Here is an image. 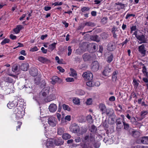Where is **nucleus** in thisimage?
<instances>
[{
  "mask_svg": "<svg viewBox=\"0 0 148 148\" xmlns=\"http://www.w3.org/2000/svg\"><path fill=\"white\" fill-rule=\"evenodd\" d=\"M14 113L16 114V117L19 118H21L23 117L24 114L23 112H22V109L20 107H16L14 108Z\"/></svg>",
  "mask_w": 148,
  "mask_h": 148,
  "instance_id": "f257e3e1",
  "label": "nucleus"
},
{
  "mask_svg": "<svg viewBox=\"0 0 148 148\" xmlns=\"http://www.w3.org/2000/svg\"><path fill=\"white\" fill-rule=\"evenodd\" d=\"M48 123L51 126L54 127L56 125L57 123L56 119L53 116H50L48 119Z\"/></svg>",
  "mask_w": 148,
  "mask_h": 148,
  "instance_id": "f03ea898",
  "label": "nucleus"
},
{
  "mask_svg": "<svg viewBox=\"0 0 148 148\" xmlns=\"http://www.w3.org/2000/svg\"><path fill=\"white\" fill-rule=\"evenodd\" d=\"M84 138V140H82L83 142L84 141L88 142L93 141L95 140V134L93 133H90L89 136L88 135H86L85 136Z\"/></svg>",
  "mask_w": 148,
  "mask_h": 148,
  "instance_id": "7ed1b4c3",
  "label": "nucleus"
},
{
  "mask_svg": "<svg viewBox=\"0 0 148 148\" xmlns=\"http://www.w3.org/2000/svg\"><path fill=\"white\" fill-rule=\"evenodd\" d=\"M82 76L85 79L89 81H91L93 78V75L90 72H85L83 74Z\"/></svg>",
  "mask_w": 148,
  "mask_h": 148,
  "instance_id": "20e7f679",
  "label": "nucleus"
},
{
  "mask_svg": "<svg viewBox=\"0 0 148 148\" xmlns=\"http://www.w3.org/2000/svg\"><path fill=\"white\" fill-rule=\"evenodd\" d=\"M99 66V65L98 62L96 61H94L91 65V69L93 71H97L98 70Z\"/></svg>",
  "mask_w": 148,
  "mask_h": 148,
  "instance_id": "39448f33",
  "label": "nucleus"
},
{
  "mask_svg": "<svg viewBox=\"0 0 148 148\" xmlns=\"http://www.w3.org/2000/svg\"><path fill=\"white\" fill-rule=\"evenodd\" d=\"M70 129L73 133H76L79 131V126L76 124L74 123L70 126Z\"/></svg>",
  "mask_w": 148,
  "mask_h": 148,
  "instance_id": "423d86ee",
  "label": "nucleus"
},
{
  "mask_svg": "<svg viewBox=\"0 0 148 148\" xmlns=\"http://www.w3.org/2000/svg\"><path fill=\"white\" fill-rule=\"evenodd\" d=\"M112 69L111 67L109 66V65L106 66L104 68L103 72V74L105 76L109 75V74L112 71Z\"/></svg>",
  "mask_w": 148,
  "mask_h": 148,
  "instance_id": "0eeeda50",
  "label": "nucleus"
},
{
  "mask_svg": "<svg viewBox=\"0 0 148 148\" xmlns=\"http://www.w3.org/2000/svg\"><path fill=\"white\" fill-rule=\"evenodd\" d=\"M137 38L140 41V44L147 43V39L143 34L139 35Z\"/></svg>",
  "mask_w": 148,
  "mask_h": 148,
  "instance_id": "6e6552de",
  "label": "nucleus"
},
{
  "mask_svg": "<svg viewBox=\"0 0 148 148\" xmlns=\"http://www.w3.org/2000/svg\"><path fill=\"white\" fill-rule=\"evenodd\" d=\"M51 80V83L53 84H55L57 82L60 83L62 82V80L60 79L57 76L53 77H52Z\"/></svg>",
  "mask_w": 148,
  "mask_h": 148,
  "instance_id": "1a4fd4ad",
  "label": "nucleus"
},
{
  "mask_svg": "<svg viewBox=\"0 0 148 148\" xmlns=\"http://www.w3.org/2000/svg\"><path fill=\"white\" fill-rule=\"evenodd\" d=\"M57 107L56 104L52 103L49 106V111L52 112H55L57 110Z\"/></svg>",
  "mask_w": 148,
  "mask_h": 148,
  "instance_id": "9d476101",
  "label": "nucleus"
},
{
  "mask_svg": "<svg viewBox=\"0 0 148 148\" xmlns=\"http://www.w3.org/2000/svg\"><path fill=\"white\" fill-rule=\"evenodd\" d=\"M138 51L141 53L143 56H144L145 54L146 50H145V46L143 44L138 47Z\"/></svg>",
  "mask_w": 148,
  "mask_h": 148,
  "instance_id": "9b49d317",
  "label": "nucleus"
},
{
  "mask_svg": "<svg viewBox=\"0 0 148 148\" xmlns=\"http://www.w3.org/2000/svg\"><path fill=\"white\" fill-rule=\"evenodd\" d=\"M83 60L85 62L90 61L91 60V57L88 53H85L82 55Z\"/></svg>",
  "mask_w": 148,
  "mask_h": 148,
  "instance_id": "f8f14e48",
  "label": "nucleus"
},
{
  "mask_svg": "<svg viewBox=\"0 0 148 148\" xmlns=\"http://www.w3.org/2000/svg\"><path fill=\"white\" fill-rule=\"evenodd\" d=\"M29 66L28 63L25 62L22 64L21 66V69L23 71H27L28 69Z\"/></svg>",
  "mask_w": 148,
  "mask_h": 148,
  "instance_id": "ddd939ff",
  "label": "nucleus"
},
{
  "mask_svg": "<svg viewBox=\"0 0 148 148\" xmlns=\"http://www.w3.org/2000/svg\"><path fill=\"white\" fill-rule=\"evenodd\" d=\"M30 74L33 76H35L37 75L38 71L37 69L35 68H32L29 70Z\"/></svg>",
  "mask_w": 148,
  "mask_h": 148,
  "instance_id": "4468645a",
  "label": "nucleus"
},
{
  "mask_svg": "<svg viewBox=\"0 0 148 148\" xmlns=\"http://www.w3.org/2000/svg\"><path fill=\"white\" fill-rule=\"evenodd\" d=\"M99 108L102 114H103L106 111V107L105 104L101 103L99 105Z\"/></svg>",
  "mask_w": 148,
  "mask_h": 148,
  "instance_id": "2eb2a0df",
  "label": "nucleus"
},
{
  "mask_svg": "<svg viewBox=\"0 0 148 148\" xmlns=\"http://www.w3.org/2000/svg\"><path fill=\"white\" fill-rule=\"evenodd\" d=\"M4 80L5 82L12 83H14L16 81L15 78H13L10 77H5L4 79Z\"/></svg>",
  "mask_w": 148,
  "mask_h": 148,
  "instance_id": "dca6fc26",
  "label": "nucleus"
},
{
  "mask_svg": "<svg viewBox=\"0 0 148 148\" xmlns=\"http://www.w3.org/2000/svg\"><path fill=\"white\" fill-rule=\"evenodd\" d=\"M55 145L57 146H59L63 144L64 142L61 138H57L54 141Z\"/></svg>",
  "mask_w": 148,
  "mask_h": 148,
  "instance_id": "f3484780",
  "label": "nucleus"
},
{
  "mask_svg": "<svg viewBox=\"0 0 148 148\" xmlns=\"http://www.w3.org/2000/svg\"><path fill=\"white\" fill-rule=\"evenodd\" d=\"M117 28L114 26L112 29L111 32L113 34V37L115 38H116L117 37V35L116 34V32L118 31Z\"/></svg>",
  "mask_w": 148,
  "mask_h": 148,
  "instance_id": "a211bd4d",
  "label": "nucleus"
},
{
  "mask_svg": "<svg viewBox=\"0 0 148 148\" xmlns=\"http://www.w3.org/2000/svg\"><path fill=\"white\" fill-rule=\"evenodd\" d=\"M141 143L144 144H148V137L144 136L139 139Z\"/></svg>",
  "mask_w": 148,
  "mask_h": 148,
  "instance_id": "6ab92c4d",
  "label": "nucleus"
},
{
  "mask_svg": "<svg viewBox=\"0 0 148 148\" xmlns=\"http://www.w3.org/2000/svg\"><path fill=\"white\" fill-rule=\"evenodd\" d=\"M115 44L112 42L109 43L108 45V49L110 51H112L115 49Z\"/></svg>",
  "mask_w": 148,
  "mask_h": 148,
  "instance_id": "aec40b11",
  "label": "nucleus"
},
{
  "mask_svg": "<svg viewBox=\"0 0 148 148\" xmlns=\"http://www.w3.org/2000/svg\"><path fill=\"white\" fill-rule=\"evenodd\" d=\"M91 40L97 42H99L100 41V38L97 35H94L91 36L90 37Z\"/></svg>",
  "mask_w": 148,
  "mask_h": 148,
  "instance_id": "412c9836",
  "label": "nucleus"
},
{
  "mask_svg": "<svg viewBox=\"0 0 148 148\" xmlns=\"http://www.w3.org/2000/svg\"><path fill=\"white\" fill-rule=\"evenodd\" d=\"M38 60L40 62L43 63H46L50 61L49 59L41 56L39 57Z\"/></svg>",
  "mask_w": 148,
  "mask_h": 148,
  "instance_id": "4be33fe9",
  "label": "nucleus"
},
{
  "mask_svg": "<svg viewBox=\"0 0 148 148\" xmlns=\"http://www.w3.org/2000/svg\"><path fill=\"white\" fill-rule=\"evenodd\" d=\"M17 105L16 102L13 101L12 102H9L7 104V106L9 108L11 109Z\"/></svg>",
  "mask_w": 148,
  "mask_h": 148,
  "instance_id": "5701e85b",
  "label": "nucleus"
},
{
  "mask_svg": "<svg viewBox=\"0 0 148 148\" xmlns=\"http://www.w3.org/2000/svg\"><path fill=\"white\" fill-rule=\"evenodd\" d=\"M118 72L114 71L112 74V79L113 82H115L116 81L117 78V74Z\"/></svg>",
  "mask_w": 148,
  "mask_h": 148,
  "instance_id": "b1692460",
  "label": "nucleus"
},
{
  "mask_svg": "<svg viewBox=\"0 0 148 148\" xmlns=\"http://www.w3.org/2000/svg\"><path fill=\"white\" fill-rule=\"evenodd\" d=\"M53 145V142L52 140H49L47 141L46 146L48 148H50V147H52Z\"/></svg>",
  "mask_w": 148,
  "mask_h": 148,
  "instance_id": "393cba45",
  "label": "nucleus"
},
{
  "mask_svg": "<svg viewBox=\"0 0 148 148\" xmlns=\"http://www.w3.org/2000/svg\"><path fill=\"white\" fill-rule=\"evenodd\" d=\"M56 44L57 43L54 42L49 45L48 49L49 50V51H51L55 49Z\"/></svg>",
  "mask_w": 148,
  "mask_h": 148,
  "instance_id": "a878e982",
  "label": "nucleus"
},
{
  "mask_svg": "<svg viewBox=\"0 0 148 148\" xmlns=\"http://www.w3.org/2000/svg\"><path fill=\"white\" fill-rule=\"evenodd\" d=\"M90 8L88 7H83L81 8V11L82 12L85 13L89 10Z\"/></svg>",
  "mask_w": 148,
  "mask_h": 148,
  "instance_id": "bb28decb",
  "label": "nucleus"
},
{
  "mask_svg": "<svg viewBox=\"0 0 148 148\" xmlns=\"http://www.w3.org/2000/svg\"><path fill=\"white\" fill-rule=\"evenodd\" d=\"M71 135L68 133H65L63 134L62 138L65 140H67L71 138Z\"/></svg>",
  "mask_w": 148,
  "mask_h": 148,
  "instance_id": "cd10ccee",
  "label": "nucleus"
},
{
  "mask_svg": "<svg viewBox=\"0 0 148 148\" xmlns=\"http://www.w3.org/2000/svg\"><path fill=\"white\" fill-rule=\"evenodd\" d=\"M64 132V130L63 128L59 127L58 128L57 130L58 134L59 135H61L63 134Z\"/></svg>",
  "mask_w": 148,
  "mask_h": 148,
  "instance_id": "c85d7f7f",
  "label": "nucleus"
},
{
  "mask_svg": "<svg viewBox=\"0 0 148 148\" xmlns=\"http://www.w3.org/2000/svg\"><path fill=\"white\" fill-rule=\"evenodd\" d=\"M132 136L135 138L138 137L140 135V133L137 131H134L132 132Z\"/></svg>",
  "mask_w": 148,
  "mask_h": 148,
  "instance_id": "c756f323",
  "label": "nucleus"
},
{
  "mask_svg": "<svg viewBox=\"0 0 148 148\" xmlns=\"http://www.w3.org/2000/svg\"><path fill=\"white\" fill-rule=\"evenodd\" d=\"M113 55L112 54L109 55L106 59V60L108 62L110 63L113 60Z\"/></svg>",
  "mask_w": 148,
  "mask_h": 148,
  "instance_id": "7c9ffc66",
  "label": "nucleus"
},
{
  "mask_svg": "<svg viewBox=\"0 0 148 148\" xmlns=\"http://www.w3.org/2000/svg\"><path fill=\"white\" fill-rule=\"evenodd\" d=\"M142 72L144 75L146 77L148 76V73L147 72V69L145 66L143 67Z\"/></svg>",
  "mask_w": 148,
  "mask_h": 148,
  "instance_id": "2f4dec72",
  "label": "nucleus"
},
{
  "mask_svg": "<svg viewBox=\"0 0 148 148\" xmlns=\"http://www.w3.org/2000/svg\"><path fill=\"white\" fill-rule=\"evenodd\" d=\"M63 108L64 110H67L68 111H70L71 110L69 106L65 104H64L62 105Z\"/></svg>",
  "mask_w": 148,
  "mask_h": 148,
  "instance_id": "473e14b6",
  "label": "nucleus"
},
{
  "mask_svg": "<svg viewBox=\"0 0 148 148\" xmlns=\"http://www.w3.org/2000/svg\"><path fill=\"white\" fill-rule=\"evenodd\" d=\"M40 80V78L39 77H36L34 79L35 83L37 85L39 84Z\"/></svg>",
  "mask_w": 148,
  "mask_h": 148,
  "instance_id": "72a5a7b5",
  "label": "nucleus"
},
{
  "mask_svg": "<svg viewBox=\"0 0 148 148\" xmlns=\"http://www.w3.org/2000/svg\"><path fill=\"white\" fill-rule=\"evenodd\" d=\"M96 127L94 125H92L91 128L90 129V131H91V132L94 133L96 132Z\"/></svg>",
  "mask_w": 148,
  "mask_h": 148,
  "instance_id": "f704fd0d",
  "label": "nucleus"
},
{
  "mask_svg": "<svg viewBox=\"0 0 148 148\" xmlns=\"http://www.w3.org/2000/svg\"><path fill=\"white\" fill-rule=\"evenodd\" d=\"M85 25L88 26L94 27L95 26V24L90 22H86V24Z\"/></svg>",
  "mask_w": 148,
  "mask_h": 148,
  "instance_id": "c9c22d12",
  "label": "nucleus"
},
{
  "mask_svg": "<svg viewBox=\"0 0 148 148\" xmlns=\"http://www.w3.org/2000/svg\"><path fill=\"white\" fill-rule=\"evenodd\" d=\"M86 119L89 122L92 123L93 122V120L92 116L90 115H88L86 117Z\"/></svg>",
  "mask_w": 148,
  "mask_h": 148,
  "instance_id": "e433bc0d",
  "label": "nucleus"
},
{
  "mask_svg": "<svg viewBox=\"0 0 148 148\" xmlns=\"http://www.w3.org/2000/svg\"><path fill=\"white\" fill-rule=\"evenodd\" d=\"M50 88L49 86L45 87L42 89L43 91L46 92V93H49Z\"/></svg>",
  "mask_w": 148,
  "mask_h": 148,
  "instance_id": "4c0bfd02",
  "label": "nucleus"
},
{
  "mask_svg": "<svg viewBox=\"0 0 148 148\" xmlns=\"http://www.w3.org/2000/svg\"><path fill=\"white\" fill-rule=\"evenodd\" d=\"M148 113L147 111H143L141 112V116L143 118L145 117V116Z\"/></svg>",
  "mask_w": 148,
  "mask_h": 148,
  "instance_id": "58836bf2",
  "label": "nucleus"
},
{
  "mask_svg": "<svg viewBox=\"0 0 148 148\" xmlns=\"http://www.w3.org/2000/svg\"><path fill=\"white\" fill-rule=\"evenodd\" d=\"M10 42V40L8 38H5L1 42V44L2 45H4L6 43H8Z\"/></svg>",
  "mask_w": 148,
  "mask_h": 148,
  "instance_id": "ea45409f",
  "label": "nucleus"
},
{
  "mask_svg": "<svg viewBox=\"0 0 148 148\" xmlns=\"http://www.w3.org/2000/svg\"><path fill=\"white\" fill-rule=\"evenodd\" d=\"M73 101L74 103L75 104H79V100L78 99L75 98L73 99Z\"/></svg>",
  "mask_w": 148,
  "mask_h": 148,
  "instance_id": "a19ab883",
  "label": "nucleus"
},
{
  "mask_svg": "<svg viewBox=\"0 0 148 148\" xmlns=\"http://www.w3.org/2000/svg\"><path fill=\"white\" fill-rule=\"evenodd\" d=\"M102 125L104 127L106 128H108V124L106 120H105L103 122Z\"/></svg>",
  "mask_w": 148,
  "mask_h": 148,
  "instance_id": "79ce46f5",
  "label": "nucleus"
},
{
  "mask_svg": "<svg viewBox=\"0 0 148 148\" xmlns=\"http://www.w3.org/2000/svg\"><path fill=\"white\" fill-rule=\"evenodd\" d=\"M133 84L135 87L137 88L138 86L139 83L135 79H134L133 81Z\"/></svg>",
  "mask_w": 148,
  "mask_h": 148,
  "instance_id": "37998d69",
  "label": "nucleus"
},
{
  "mask_svg": "<svg viewBox=\"0 0 148 148\" xmlns=\"http://www.w3.org/2000/svg\"><path fill=\"white\" fill-rule=\"evenodd\" d=\"M108 19V18L106 17H105L103 18L101 20V23L103 24H106L107 22Z\"/></svg>",
  "mask_w": 148,
  "mask_h": 148,
  "instance_id": "c03bdc74",
  "label": "nucleus"
},
{
  "mask_svg": "<svg viewBox=\"0 0 148 148\" xmlns=\"http://www.w3.org/2000/svg\"><path fill=\"white\" fill-rule=\"evenodd\" d=\"M123 125H124V128L125 130L128 129L129 127L128 124L126 123L125 122H123Z\"/></svg>",
  "mask_w": 148,
  "mask_h": 148,
  "instance_id": "a18cd8bd",
  "label": "nucleus"
},
{
  "mask_svg": "<svg viewBox=\"0 0 148 148\" xmlns=\"http://www.w3.org/2000/svg\"><path fill=\"white\" fill-rule=\"evenodd\" d=\"M116 4L117 5H119L121 7V9H123L125 7V4L121 3L118 2V3H116Z\"/></svg>",
  "mask_w": 148,
  "mask_h": 148,
  "instance_id": "49530a36",
  "label": "nucleus"
},
{
  "mask_svg": "<svg viewBox=\"0 0 148 148\" xmlns=\"http://www.w3.org/2000/svg\"><path fill=\"white\" fill-rule=\"evenodd\" d=\"M18 67V66L17 65H14L12 68V71L14 72H15L17 70Z\"/></svg>",
  "mask_w": 148,
  "mask_h": 148,
  "instance_id": "de8ad7c7",
  "label": "nucleus"
},
{
  "mask_svg": "<svg viewBox=\"0 0 148 148\" xmlns=\"http://www.w3.org/2000/svg\"><path fill=\"white\" fill-rule=\"evenodd\" d=\"M122 119L120 118L117 119L116 121V125H120L121 124Z\"/></svg>",
  "mask_w": 148,
  "mask_h": 148,
  "instance_id": "09e8293b",
  "label": "nucleus"
},
{
  "mask_svg": "<svg viewBox=\"0 0 148 148\" xmlns=\"http://www.w3.org/2000/svg\"><path fill=\"white\" fill-rule=\"evenodd\" d=\"M70 69L71 72V74H70V75L73 77L76 75L77 74L75 71L74 70V69Z\"/></svg>",
  "mask_w": 148,
  "mask_h": 148,
  "instance_id": "8fccbe9b",
  "label": "nucleus"
},
{
  "mask_svg": "<svg viewBox=\"0 0 148 148\" xmlns=\"http://www.w3.org/2000/svg\"><path fill=\"white\" fill-rule=\"evenodd\" d=\"M68 53L67 55L68 56H70L71 54L72 49L71 48V47L69 46L68 47Z\"/></svg>",
  "mask_w": 148,
  "mask_h": 148,
  "instance_id": "3c124183",
  "label": "nucleus"
},
{
  "mask_svg": "<svg viewBox=\"0 0 148 148\" xmlns=\"http://www.w3.org/2000/svg\"><path fill=\"white\" fill-rule=\"evenodd\" d=\"M66 80L67 82H72L74 81V79L73 78L68 77L66 78Z\"/></svg>",
  "mask_w": 148,
  "mask_h": 148,
  "instance_id": "603ef678",
  "label": "nucleus"
},
{
  "mask_svg": "<svg viewBox=\"0 0 148 148\" xmlns=\"http://www.w3.org/2000/svg\"><path fill=\"white\" fill-rule=\"evenodd\" d=\"M46 83H45V81L44 80H42L40 82V86L41 88H42L46 85Z\"/></svg>",
  "mask_w": 148,
  "mask_h": 148,
  "instance_id": "864d4df0",
  "label": "nucleus"
},
{
  "mask_svg": "<svg viewBox=\"0 0 148 148\" xmlns=\"http://www.w3.org/2000/svg\"><path fill=\"white\" fill-rule=\"evenodd\" d=\"M92 103V99L91 98L88 99L86 101V104L87 105H90Z\"/></svg>",
  "mask_w": 148,
  "mask_h": 148,
  "instance_id": "5fc2aeb1",
  "label": "nucleus"
},
{
  "mask_svg": "<svg viewBox=\"0 0 148 148\" xmlns=\"http://www.w3.org/2000/svg\"><path fill=\"white\" fill-rule=\"evenodd\" d=\"M62 4V3L61 2H56L52 4V5H54L55 6L57 5H61Z\"/></svg>",
  "mask_w": 148,
  "mask_h": 148,
  "instance_id": "6e6d98bb",
  "label": "nucleus"
},
{
  "mask_svg": "<svg viewBox=\"0 0 148 148\" xmlns=\"http://www.w3.org/2000/svg\"><path fill=\"white\" fill-rule=\"evenodd\" d=\"M135 16V15L134 14H128L125 17V18L126 19H128L131 16L134 17Z\"/></svg>",
  "mask_w": 148,
  "mask_h": 148,
  "instance_id": "4d7b16f0",
  "label": "nucleus"
},
{
  "mask_svg": "<svg viewBox=\"0 0 148 148\" xmlns=\"http://www.w3.org/2000/svg\"><path fill=\"white\" fill-rule=\"evenodd\" d=\"M38 49L37 47L35 46L34 47L30 49V51L32 52H34L37 51Z\"/></svg>",
  "mask_w": 148,
  "mask_h": 148,
  "instance_id": "13d9d810",
  "label": "nucleus"
},
{
  "mask_svg": "<svg viewBox=\"0 0 148 148\" xmlns=\"http://www.w3.org/2000/svg\"><path fill=\"white\" fill-rule=\"evenodd\" d=\"M132 148H145V147L143 146H140L138 145H137L132 146Z\"/></svg>",
  "mask_w": 148,
  "mask_h": 148,
  "instance_id": "bf43d9fd",
  "label": "nucleus"
},
{
  "mask_svg": "<svg viewBox=\"0 0 148 148\" xmlns=\"http://www.w3.org/2000/svg\"><path fill=\"white\" fill-rule=\"evenodd\" d=\"M57 69L61 72L63 73L64 71V70L60 66H58Z\"/></svg>",
  "mask_w": 148,
  "mask_h": 148,
  "instance_id": "052dcab7",
  "label": "nucleus"
},
{
  "mask_svg": "<svg viewBox=\"0 0 148 148\" xmlns=\"http://www.w3.org/2000/svg\"><path fill=\"white\" fill-rule=\"evenodd\" d=\"M80 145L82 148H88L86 143H81Z\"/></svg>",
  "mask_w": 148,
  "mask_h": 148,
  "instance_id": "680f3d73",
  "label": "nucleus"
},
{
  "mask_svg": "<svg viewBox=\"0 0 148 148\" xmlns=\"http://www.w3.org/2000/svg\"><path fill=\"white\" fill-rule=\"evenodd\" d=\"M115 100V98L114 96H112L109 98V100L110 101H113Z\"/></svg>",
  "mask_w": 148,
  "mask_h": 148,
  "instance_id": "e2e57ef3",
  "label": "nucleus"
},
{
  "mask_svg": "<svg viewBox=\"0 0 148 148\" xmlns=\"http://www.w3.org/2000/svg\"><path fill=\"white\" fill-rule=\"evenodd\" d=\"M93 146L95 148H99L100 146V144L98 143H96L94 144Z\"/></svg>",
  "mask_w": 148,
  "mask_h": 148,
  "instance_id": "0e129e2a",
  "label": "nucleus"
},
{
  "mask_svg": "<svg viewBox=\"0 0 148 148\" xmlns=\"http://www.w3.org/2000/svg\"><path fill=\"white\" fill-rule=\"evenodd\" d=\"M129 41V40H128L127 39H126L125 40L122 42L121 44L122 45V46H123L124 45H126L127 42H128Z\"/></svg>",
  "mask_w": 148,
  "mask_h": 148,
  "instance_id": "69168bd1",
  "label": "nucleus"
},
{
  "mask_svg": "<svg viewBox=\"0 0 148 148\" xmlns=\"http://www.w3.org/2000/svg\"><path fill=\"white\" fill-rule=\"evenodd\" d=\"M71 119L70 116L67 115L65 117V119L69 121L71 120Z\"/></svg>",
  "mask_w": 148,
  "mask_h": 148,
  "instance_id": "338daca9",
  "label": "nucleus"
},
{
  "mask_svg": "<svg viewBox=\"0 0 148 148\" xmlns=\"http://www.w3.org/2000/svg\"><path fill=\"white\" fill-rule=\"evenodd\" d=\"M75 141L76 143H79L81 142V140L80 137H78L75 138Z\"/></svg>",
  "mask_w": 148,
  "mask_h": 148,
  "instance_id": "774afa93",
  "label": "nucleus"
}]
</instances>
